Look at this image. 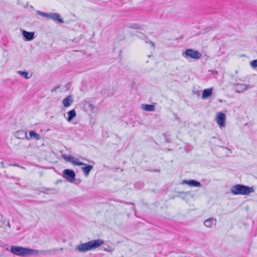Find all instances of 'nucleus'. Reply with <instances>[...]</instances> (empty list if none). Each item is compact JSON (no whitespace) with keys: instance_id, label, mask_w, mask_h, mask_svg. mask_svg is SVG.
Returning <instances> with one entry per match:
<instances>
[{"instance_id":"obj_1","label":"nucleus","mask_w":257,"mask_h":257,"mask_svg":"<svg viewBox=\"0 0 257 257\" xmlns=\"http://www.w3.org/2000/svg\"><path fill=\"white\" fill-rule=\"evenodd\" d=\"M57 250V248L47 250H37L16 245L12 246L11 248V251L13 253L21 256L37 255L39 254H53Z\"/></svg>"},{"instance_id":"obj_2","label":"nucleus","mask_w":257,"mask_h":257,"mask_svg":"<svg viewBox=\"0 0 257 257\" xmlns=\"http://www.w3.org/2000/svg\"><path fill=\"white\" fill-rule=\"evenodd\" d=\"M104 243V241L100 239L92 240L91 241L82 243L77 245L75 248V251L80 252H86L90 250H94Z\"/></svg>"},{"instance_id":"obj_3","label":"nucleus","mask_w":257,"mask_h":257,"mask_svg":"<svg viewBox=\"0 0 257 257\" xmlns=\"http://www.w3.org/2000/svg\"><path fill=\"white\" fill-rule=\"evenodd\" d=\"M230 191L233 195H248L254 192V189L251 187L237 184L232 186Z\"/></svg>"},{"instance_id":"obj_4","label":"nucleus","mask_w":257,"mask_h":257,"mask_svg":"<svg viewBox=\"0 0 257 257\" xmlns=\"http://www.w3.org/2000/svg\"><path fill=\"white\" fill-rule=\"evenodd\" d=\"M82 109L89 114L96 113L97 107L90 101H84L82 103Z\"/></svg>"},{"instance_id":"obj_5","label":"nucleus","mask_w":257,"mask_h":257,"mask_svg":"<svg viewBox=\"0 0 257 257\" xmlns=\"http://www.w3.org/2000/svg\"><path fill=\"white\" fill-rule=\"evenodd\" d=\"M184 57L186 58H191L198 60L202 57V54L198 51L193 49H187L183 54Z\"/></svg>"},{"instance_id":"obj_6","label":"nucleus","mask_w":257,"mask_h":257,"mask_svg":"<svg viewBox=\"0 0 257 257\" xmlns=\"http://www.w3.org/2000/svg\"><path fill=\"white\" fill-rule=\"evenodd\" d=\"M64 177L69 182H73L75 178V174L74 171L65 169L63 171Z\"/></svg>"},{"instance_id":"obj_7","label":"nucleus","mask_w":257,"mask_h":257,"mask_svg":"<svg viewBox=\"0 0 257 257\" xmlns=\"http://www.w3.org/2000/svg\"><path fill=\"white\" fill-rule=\"evenodd\" d=\"M233 86L234 87V91L237 93H241L245 90L251 88V86L249 85H246L242 83H234Z\"/></svg>"},{"instance_id":"obj_8","label":"nucleus","mask_w":257,"mask_h":257,"mask_svg":"<svg viewBox=\"0 0 257 257\" xmlns=\"http://www.w3.org/2000/svg\"><path fill=\"white\" fill-rule=\"evenodd\" d=\"M225 115L224 113L219 112L217 113L216 116V121L220 127L225 126Z\"/></svg>"},{"instance_id":"obj_9","label":"nucleus","mask_w":257,"mask_h":257,"mask_svg":"<svg viewBox=\"0 0 257 257\" xmlns=\"http://www.w3.org/2000/svg\"><path fill=\"white\" fill-rule=\"evenodd\" d=\"M48 19H50L53 20L54 21H58L60 23H63V20L62 19L60 18V16L58 13H48Z\"/></svg>"},{"instance_id":"obj_10","label":"nucleus","mask_w":257,"mask_h":257,"mask_svg":"<svg viewBox=\"0 0 257 257\" xmlns=\"http://www.w3.org/2000/svg\"><path fill=\"white\" fill-rule=\"evenodd\" d=\"M216 219L215 218L211 217L204 221V225L208 228H213L216 224Z\"/></svg>"},{"instance_id":"obj_11","label":"nucleus","mask_w":257,"mask_h":257,"mask_svg":"<svg viewBox=\"0 0 257 257\" xmlns=\"http://www.w3.org/2000/svg\"><path fill=\"white\" fill-rule=\"evenodd\" d=\"M183 184H187L190 187H201V184L200 182L194 180H183L182 182Z\"/></svg>"},{"instance_id":"obj_12","label":"nucleus","mask_w":257,"mask_h":257,"mask_svg":"<svg viewBox=\"0 0 257 257\" xmlns=\"http://www.w3.org/2000/svg\"><path fill=\"white\" fill-rule=\"evenodd\" d=\"M23 36L25 38L26 40L30 41L34 39V32H28L25 30H23L22 32Z\"/></svg>"},{"instance_id":"obj_13","label":"nucleus","mask_w":257,"mask_h":257,"mask_svg":"<svg viewBox=\"0 0 257 257\" xmlns=\"http://www.w3.org/2000/svg\"><path fill=\"white\" fill-rule=\"evenodd\" d=\"M72 102L73 97L71 95H69L66 97L62 101L63 105L66 107L70 106L72 103Z\"/></svg>"},{"instance_id":"obj_14","label":"nucleus","mask_w":257,"mask_h":257,"mask_svg":"<svg viewBox=\"0 0 257 257\" xmlns=\"http://www.w3.org/2000/svg\"><path fill=\"white\" fill-rule=\"evenodd\" d=\"M15 136L20 139L27 138V134L23 130L17 131L15 133Z\"/></svg>"},{"instance_id":"obj_15","label":"nucleus","mask_w":257,"mask_h":257,"mask_svg":"<svg viewBox=\"0 0 257 257\" xmlns=\"http://www.w3.org/2000/svg\"><path fill=\"white\" fill-rule=\"evenodd\" d=\"M141 108L144 110L153 111L155 109V106L154 105L143 104Z\"/></svg>"},{"instance_id":"obj_16","label":"nucleus","mask_w":257,"mask_h":257,"mask_svg":"<svg viewBox=\"0 0 257 257\" xmlns=\"http://www.w3.org/2000/svg\"><path fill=\"white\" fill-rule=\"evenodd\" d=\"M212 88L204 89L202 95V98L204 99L210 96L212 93Z\"/></svg>"},{"instance_id":"obj_17","label":"nucleus","mask_w":257,"mask_h":257,"mask_svg":"<svg viewBox=\"0 0 257 257\" xmlns=\"http://www.w3.org/2000/svg\"><path fill=\"white\" fill-rule=\"evenodd\" d=\"M67 113V120L68 121H71L76 116V112L74 109L69 111Z\"/></svg>"},{"instance_id":"obj_18","label":"nucleus","mask_w":257,"mask_h":257,"mask_svg":"<svg viewBox=\"0 0 257 257\" xmlns=\"http://www.w3.org/2000/svg\"><path fill=\"white\" fill-rule=\"evenodd\" d=\"M27 139L28 140H30L31 139H34L36 140H39L40 139V137L37 133L32 131L30 132V138H28L27 137Z\"/></svg>"},{"instance_id":"obj_19","label":"nucleus","mask_w":257,"mask_h":257,"mask_svg":"<svg viewBox=\"0 0 257 257\" xmlns=\"http://www.w3.org/2000/svg\"><path fill=\"white\" fill-rule=\"evenodd\" d=\"M85 167L82 168V170L84 175L87 176L89 174L90 171L92 169V166L91 165H86Z\"/></svg>"},{"instance_id":"obj_20","label":"nucleus","mask_w":257,"mask_h":257,"mask_svg":"<svg viewBox=\"0 0 257 257\" xmlns=\"http://www.w3.org/2000/svg\"><path fill=\"white\" fill-rule=\"evenodd\" d=\"M73 165L75 166H85L86 164H85L83 162L80 161V160L78 158L74 157L73 161L72 163Z\"/></svg>"},{"instance_id":"obj_21","label":"nucleus","mask_w":257,"mask_h":257,"mask_svg":"<svg viewBox=\"0 0 257 257\" xmlns=\"http://www.w3.org/2000/svg\"><path fill=\"white\" fill-rule=\"evenodd\" d=\"M62 157L65 160L72 163L74 157L72 156L71 155H67L65 154L62 155Z\"/></svg>"},{"instance_id":"obj_22","label":"nucleus","mask_w":257,"mask_h":257,"mask_svg":"<svg viewBox=\"0 0 257 257\" xmlns=\"http://www.w3.org/2000/svg\"><path fill=\"white\" fill-rule=\"evenodd\" d=\"M18 73L20 75H21L22 76L24 77V78H25L26 79H28L29 78L28 76L29 74L27 72L19 71H18Z\"/></svg>"},{"instance_id":"obj_23","label":"nucleus","mask_w":257,"mask_h":257,"mask_svg":"<svg viewBox=\"0 0 257 257\" xmlns=\"http://www.w3.org/2000/svg\"><path fill=\"white\" fill-rule=\"evenodd\" d=\"M36 13L42 17L48 18V13H44L40 11H36Z\"/></svg>"},{"instance_id":"obj_24","label":"nucleus","mask_w":257,"mask_h":257,"mask_svg":"<svg viewBox=\"0 0 257 257\" xmlns=\"http://www.w3.org/2000/svg\"><path fill=\"white\" fill-rule=\"evenodd\" d=\"M250 65L253 68L257 67V59L254 60L250 62Z\"/></svg>"},{"instance_id":"obj_25","label":"nucleus","mask_w":257,"mask_h":257,"mask_svg":"<svg viewBox=\"0 0 257 257\" xmlns=\"http://www.w3.org/2000/svg\"><path fill=\"white\" fill-rule=\"evenodd\" d=\"M149 43L154 49L155 48V44L153 42L149 41Z\"/></svg>"},{"instance_id":"obj_26","label":"nucleus","mask_w":257,"mask_h":257,"mask_svg":"<svg viewBox=\"0 0 257 257\" xmlns=\"http://www.w3.org/2000/svg\"><path fill=\"white\" fill-rule=\"evenodd\" d=\"M130 27H131L133 29H138V26L135 24H133Z\"/></svg>"},{"instance_id":"obj_27","label":"nucleus","mask_w":257,"mask_h":257,"mask_svg":"<svg viewBox=\"0 0 257 257\" xmlns=\"http://www.w3.org/2000/svg\"><path fill=\"white\" fill-rule=\"evenodd\" d=\"M104 250H105V251H106L110 252H111L112 251V249H107V248H105V249H104Z\"/></svg>"},{"instance_id":"obj_28","label":"nucleus","mask_w":257,"mask_h":257,"mask_svg":"<svg viewBox=\"0 0 257 257\" xmlns=\"http://www.w3.org/2000/svg\"><path fill=\"white\" fill-rule=\"evenodd\" d=\"M0 164L2 166H3V167H5L4 166V163L3 162H0Z\"/></svg>"},{"instance_id":"obj_29","label":"nucleus","mask_w":257,"mask_h":257,"mask_svg":"<svg viewBox=\"0 0 257 257\" xmlns=\"http://www.w3.org/2000/svg\"><path fill=\"white\" fill-rule=\"evenodd\" d=\"M15 166L19 167V166L18 165H15Z\"/></svg>"},{"instance_id":"obj_30","label":"nucleus","mask_w":257,"mask_h":257,"mask_svg":"<svg viewBox=\"0 0 257 257\" xmlns=\"http://www.w3.org/2000/svg\"><path fill=\"white\" fill-rule=\"evenodd\" d=\"M60 250H63V248H60Z\"/></svg>"}]
</instances>
